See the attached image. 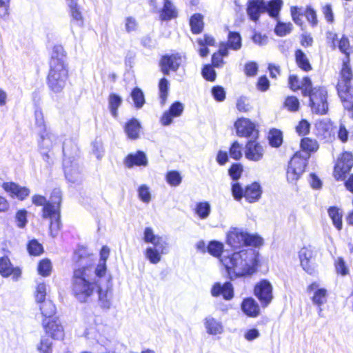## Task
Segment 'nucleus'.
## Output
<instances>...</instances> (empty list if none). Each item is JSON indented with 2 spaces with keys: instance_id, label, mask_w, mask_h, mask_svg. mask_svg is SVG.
Here are the masks:
<instances>
[{
  "instance_id": "6e6d98bb",
  "label": "nucleus",
  "mask_w": 353,
  "mask_h": 353,
  "mask_svg": "<svg viewBox=\"0 0 353 353\" xmlns=\"http://www.w3.org/2000/svg\"><path fill=\"white\" fill-rule=\"evenodd\" d=\"M28 251L30 255L38 256L43 252V246L37 240L33 239L28 244Z\"/></svg>"
},
{
  "instance_id": "5701e85b",
  "label": "nucleus",
  "mask_w": 353,
  "mask_h": 353,
  "mask_svg": "<svg viewBox=\"0 0 353 353\" xmlns=\"http://www.w3.org/2000/svg\"><path fill=\"white\" fill-rule=\"evenodd\" d=\"M95 292L98 294V303L99 306L105 310H109L112 305V292L110 288L107 286L103 288L99 284Z\"/></svg>"
},
{
  "instance_id": "052dcab7",
  "label": "nucleus",
  "mask_w": 353,
  "mask_h": 353,
  "mask_svg": "<svg viewBox=\"0 0 353 353\" xmlns=\"http://www.w3.org/2000/svg\"><path fill=\"white\" fill-rule=\"evenodd\" d=\"M139 199L144 203H148L151 201V194L149 188L145 185H141L138 189Z\"/></svg>"
},
{
  "instance_id": "393cba45",
  "label": "nucleus",
  "mask_w": 353,
  "mask_h": 353,
  "mask_svg": "<svg viewBox=\"0 0 353 353\" xmlns=\"http://www.w3.org/2000/svg\"><path fill=\"white\" fill-rule=\"evenodd\" d=\"M245 153L247 159L257 161L262 159L264 150L259 143L250 141L246 144Z\"/></svg>"
},
{
  "instance_id": "13d9d810",
  "label": "nucleus",
  "mask_w": 353,
  "mask_h": 353,
  "mask_svg": "<svg viewBox=\"0 0 353 353\" xmlns=\"http://www.w3.org/2000/svg\"><path fill=\"white\" fill-rule=\"evenodd\" d=\"M28 212L26 210H18L15 215V221L17 227L23 228L26 225Z\"/></svg>"
},
{
  "instance_id": "9d476101",
  "label": "nucleus",
  "mask_w": 353,
  "mask_h": 353,
  "mask_svg": "<svg viewBox=\"0 0 353 353\" xmlns=\"http://www.w3.org/2000/svg\"><path fill=\"white\" fill-rule=\"evenodd\" d=\"M316 256V250L312 246L303 247L299 252L301 265L310 274H312L315 272Z\"/></svg>"
},
{
  "instance_id": "a878e982",
  "label": "nucleus",
  "mask_w": 353,
  "mask_h": 353,
  "mask_svg": "<svg viewBox=\"0 0 353 353\" xmlns=\"http://www.w3.org/2000/svg\"><path fill=\"white\" fill-rule=\"evenodd\" d=\"M148 163L146 154L142 151H137L136 153L130 154L125 159V165L129 168L134 165L146 166Z\"/></svg>"
},
{
  "instance_id": "58836bf2",
  "label": "nucleus",
  "mask_w": 353,
  "mask_h": 353,
  "mask_svg": "<svg viewBox=\"0 0 353 353\" xmlns=\"http://www.w3.org/2000/svg\"><path fill=\"white\" fill-rule=\"evenodd\" d=\"M122 99L116 94H111L108 98V106L111 114L114 117H117V110L121 105Z\"/></svg>"
},
{
  "instance_id": "bf43d9fd",
  "label": "nucleus",
  "mask_w": 353,
  "mask_h": 353,
  "mask_svg": "<svg viewBox=\"0 0 353 353\" xmlns=\"http://www.w3.org/2000/svg\"><path fill=\"white\" fill-rule=\"evenodd\" d=\"M236 108L239 112H248L251 110L252 107L248 98L241 97L237 99Z\"/></svg>"
},
{
  "instance_id": "ddd939ff",
  "label": "nucleus",
  "mask_w": 353,
  "mask_h": 353,
  "mask_svg": "<svg viewBox=\"0 0 353 353\" xmlns=\"http://www.w3.org/2000/svg\"><path fill=\"white\" fill-rule=\"evenodd\" d=\"M183 60L184 57L179 53L163 56L160 61L162 72L168 75L170 71L176 72Z\"/></svg>"
},
{
  "instance_id": "338daca9",
  "label": "nucleus",
  "mask_w": 353,
  "mask_h": 353,
  "mask_svg": "<svg viewBox=\"0 0 353 353\" xmlns=\"http://www.w3.org/2000/svg\"><path fill=\"white\" fill-rule=\"evenodd\" d=\"M285 106L290 111H296L299 107V101L295 97H288L285 99Z\"/></svg>"
},
{
  "instance_id": "a19ab883",
  "label": "nucleus",
  "mask_w": 353,
  "mask_h": 353,
  "mask_svg": "<svg viewBox=\"0 0 353 353\" xmlns=\"http://www.w3.org/2000/svg\"><path fill=\"white\" fill-rule=\"evenodd\" d=\"M170 83L165 78H162L159 83V90L160 103L161 105H164L168 95Z\"/></svg>"
},
{
  "instance_id": "49530a36",
  "label": "nucleus",
  "mask_w": 353,
  "mask_h": 353,
  "mask_svg": "<svg viewBox=\"0 0 353 353\" xmlns=\"http://www.w3.org/2000/svg\"><path fill=\"white\" fill-rule=\"evenodd\" d=\"M268 139L272 147L278 148L283 142L282 132L276 129H272L269 132Z\"/></svg>"
},
{
  "instance_id": "09e8293b",
  "label": "nucleus",
  "mask_w": 353,
  "mask_h": 353,
  "mask_svg": "<svg viewBox=\"0 0 353 353\" xmlns=\"http://www.w3.org/2000/svg\"><path fill=\"white\" fill-rule=\"evenodd\" d=\"M282 4L281 0H272L268 3L266 11L272 17L276 18L279 16Z\"/></svg>"
},
{
  "instance_id": "473e14b6",
  "label": "nucleus",
  "mask_w": 353,
  "mask_h": 353,
  "mask_svg": "<svg viewBox=\"0 0 353 353\" xmlns=\"http://www.w3.org/2000/svg\"><path fill=\"white\" fill-rule=\"evenodd\" d=\"M39 303V309L43 317V319H46V321H48V320L54 319L53 316L56 313V307L53 303L50 300H47Z\"/></svg>"
},
{
  "instance_id": "c03bdc74",
  "label": "nucleus",
  "mask_w": 353,
  "mask_h": 353,
  "mask_svg": "<svg viewBox=\"0 0 353 353\" xmlns=\"http://www.w3.org/2000/svg\"><path fill=\"white\" fill-rule=\"evenodd\" d=\"M207 250L213 256L221 258L223 250V244L216 241H212L209 243Z\"/></svg>"
},
{
  "instance_id": "2eb2a0df",
  "label": "nucleus",
  "mask_w": 353,
  "mask_h": 353,
  "mask_svg": "<svg viewBox=\"0 0 353 353\" xmlns=\"http://www.w3.org/2000/svg\"><path fill=\"white\" fill-rule=\"evenodd\" d=\"M42 325L46 333L52 339L55 340L63 339V328L58 319H52V320H48V321H46V319H43Z\"/></svg>"
},
{
  "instance_id": "f704fd0d",
  "label": "nucleus",
  "mask_w": 353,
  "mask_h": 353,
  "mask_svg": "<svg viewBox=\"0 0 353 353\" xmlns=\"http://www.w3.org/2000/svg\"><path fill=\"white\" fill-rule=\"evenodd\" d=\"M211 212V205L208 201H201L195 205L194 213L202 220L207 219Z\"/></svg>"
},
{
  "instance_id": "f03ea898",
  "label": "nucleus",
  "mask_w": 353,
  "mask_h": 353,
  "mask_svg": "<svg viewBox=\"0 0 353 353\" xmlns=\"http://www.w3.org/2000/svg\"><path fill=\"white\" fill-rule=\"evenodd\" d=\"M231 279L250 276L256 272L259 264V253L251 248L235 252L220 259Z\"/></svg>"
},
{
  "instance_id": "4c0bfd02",
  "label": "nucleus",
  "mask_w": 353,
  "mask_h": 353,
  "mask_svg": "<svg viewBox=\"0 0 353 353\" xmlns=\"http://www.w3.org/2000/svg\"><path fill=\"white\" fill-rule=\"evenodd\" d=\"M296 62L298 66L305 72L312 69L310 61L305 54L301 50H297L295 52Z\"/></svg>"
},
{
  "instance_id": "8fccbe9b",
  "label": "nucleus",
  "mask_w": 353,
  "mask_h": 353,
  "mask_svg": "<svg viewBox=\"0 0 353 353\" xmlns=\"http://www.w3.org/2000/svg\"><path fill=\"white\" fill-rule=\"evenodd\" d=\"M165 180L170 185L176 187L181 184L182 176L178 171H169L165 175Z\"/></svg>"
},
{
  "instance_id": "cd10ccee",
  "label": "nucleus",
  "mask_w": 353,
  "mask_h": 353,
  "mask_svg": "<svg viewBox=\"0 0 353 353\" xmlns=\"http://www.w3.org/2000/svg\"><path fill=\"white\" fill-rule=\"evenodd\" d=\"M310 292H314L312 296V302L318 306H321L327 301V290L324 288H319V285L316 283H313L307 288Z\"/></svg>"
},
{
  "instance_id": "e433bc0d",
  "label": "nucleus",
  "mask_w": 353,
  "mask_h": 353,
  "mask_svg": "<svg viewBox=\"0 0 353 353\" xmlns=\"http://www.w3.org/2000/svg\"><path fill=\"white\" fill-rule=\"evenodd\" d=\"M205 326L208 332L213 335L219 334L223 330L221 323L212 317L206 319Z\"/></svg>"
},
{
  "instance_id": "7c9ffc66",
  "label": "nucleus",
  "mask_w": 353,
  "mask_h": 353,
  "mask_svg": "<svg viewBox=\"0 0 353 353\" xmlns=\"http://www.w3.org/2000/svg\"><path fill=\"white\" fill-rule=\"evenodd\" d=\"M261 194L260 185L257 183H253L246 187L244 190V197L249 203H253L259 199Z\"/></svg>"
},
{
  "instance_id": "6ab92c4d",
  "label": "nucleus",
  "mask_w": 353,
  "mask_h": 353,
  "mask_svg": "<svg viewBox=\"0 0 353 353\" xmlns=\"http://www.w3.org/2000/svg\"><path fill=\"white\" fill-rule=\"evenodd\" d=\"M63 168L65 178L71 183H78L82 180L81 170L76 163L70 162L67 159L63 160Z\"/></svg>"
},
{
  "instance_id": "0e129e2a",
  "label": "nucleus",
  "mask_w": 353,
  "mask_h": 353,
  "mask_svg": "<svg viewBox=\"0 0 353 353\" xmlns=\"http://www.w3.org/2000/svg\"><path fill=\"white\" fill-rule=\"evenodd\" d=\"M340 99L343 103L344 108L351 113L352 117L353 118V92L344 96V98Z\"/></svg>"
},
{
  "instance_id": "3c124183",
  "label": "nucleus",
  "mask_w": 353,
  "mask_h": 353,
  "mask_svg": "<svg viewBox=\"0 0 353 353\" xmlns=\"http://www.w3.org/2000/svg\"><path fill=\"white\" fill-rule=\"evenodd\" d=\"M292 29V24L291 23L278 22L275 27L274 32L276 35L283 37L289 34Z\"/></svg>"
},
{
  "instance_id": "0eeeda50",
  "label": "nucleus",
  "mask_w": 353,
  "mask_h": 353,
  "mask_svg": "<svg viewBox=\"0 0 353 353\" xmlns=\"http://www.w3.org/2000/svg\"><path fill=\"white\" fill-rule=\"evenodd\" d=\"M310 97L312 111L316 114H324L327 112V91L323 88L311 87V91L305 94Z\"/></svg>"
},
{
  "instance_id": "37998d69",
  "label": "nucleus",
  "mask_w": 353,
  "mask_h": 353,
  "mask_svg": "<svg viewBox=\"0 0 353 353\" xmlns=\"http://www.w3.org/2000/svg\"><path fill=\"white\" fill-rule=\"evenodd\" d=\"M131 97L136 108L140 109L143 107L145 103V97L143 92L140 88H134L131 92Z\"/></svg>"
},
{
  "instance_id": "6e6552de",
  "label": "nucleus",
  "mask_w": 353,
  "mask_h": 353,
  "mask_svg": "<svg viewBox=\"0 0 353 353\" xmlns=\"http://www.w3.org/2000/svg\"><path fill=\"white\" fill-rule=\"evenodd\" d=\"M349 63L350 58L345 57L343 60V66L341 70V79L337 85L338 94L340 98H344V96L353 92L350 83L353 74Z\"/></svg>"
},
{
  "instance_id": "603ef678",
  "label": "nucleus",
  "mask_w": 353,
  "mask_h": 353,
  "mask_svg": "<svg viewBox=\"0 0 353 353\" xmlns=\"http://www.w3.org/2000/svg\"><path fill=\"white\" fill-rule=\"evenodd\" d=\"M52 270V264L50 260L43 259L38 265V272L43 276L50 275Z\"/></svg>"
},
{
  "instance_id": "a211bd4d",
  "label": "nucleus",
  "mask_w": 353,
  "mask_h": 353,
  "mask_svg": "<svg viewBox=\"0 0 353 353\" xmlns=\"http://www.w3.org/2000/svg\"><path fill=\"white\" fill-rule=\"evenodd\" d=\"M0 274L3 277L12 276L14 281H18L21 275L19 268H14L8 256L0 258Z\"/></svg>"
},
{
  "instance_id": "bb28decb",
  "label": "nucleus",
  "mask_w": 353,
  "mask_h": 353,
  "mask_svg": "<svg viewBox=\"0 0 353 353\" xmlns=\"http://www.w3.org/2000/svg\"><path fill=\"white\" fill-rule=\"evenodd\" d=\"M110 255V249L107 246H103L100 252V259L97 267L94 269L96 277L102 278L106 273V261Z\"/></svg>"
},
{
  "instance_id": "c85d7f7f",
  "label": "nucleus",
  "mask_w": 353,
  "mask_h": 353,
  "mask_svg": "<svg viewBox=\"0 0 353 353\" xmlns=\"http://www.w3.org/2000/svg\"><path fill=\"white\" fill-rule=\"evenodd\" d=\"M241 310L250 317H256L260 314V307L253 298L245 299L241 303Z\"/></svg>"
},
{
  "instance_id": "1a4fd4ad",
  "label": "nucleus",
  "mask_w": 353,
  "mask_h": 353,
  "mask_svg": "<svg viewBox=\"0 0 353 353\" xmlns=\"http://www.w3.org/2000/svg\"><path fill=\"white\" fill-rule=\"evenodd\" d=\"M353 166L352 153L345 152L338 159L334 167V176L336 180H344Z\"/></svg>"
},
{
  "instance_id": "7ed1b4c3",
  "label": "nucleus",
  "mask_w": 353,
  "mask_h": 353,
  "mask_svg": "<svg viewBox=\"0 0 353 353\" xmlns=\"http://www.w3.org/2000/svg\"><path fill=\"white\" fill-rule=\"evenodd\" d=\"M49 65L48 86L52 92L60 93L68 81L67 55L62 46L56 45L53 47Z\"/></svg>"
},
{
  "instance_id": "f257e3e1",
  "label": "nucleus",
  "mask_w": 353,
  "mask_h": 353,
  "mask_svg": "<svg viewBox=\"0 0 353 353\" xmlns=\"http://www.w3.org/2000/svg\"><path fill=\"white\" fill-rule=\"evenodd\" d=\"M73 260L79 263V268L74 270L72 279V291L75 298L81 303L88 301L96 292L101 278H94L93 259L86 254L85 250H79L74 252Z\"/></svg>"
},
{
  "instance_id": "c756f323",
  "label": "nucleus",
  "mask_w": 353,
  "mask_h": 353,
  "mask_svg": "<svg viewBox=\"0 0 353 353\" xmlns=\"http://www.w3.org/2000/svg\"><path fill=\"white\" fill-rule=\"evenodd\" d=\"M124 130L128 138L135 140L140 137L141 126L137 119H132L125 123Z\"/></svg>"
},
{
  "instance_id": "423d86ee",
  "label": "nucleus",
  "mask_w": 353,
  "mask_h": 353,
  "mask_svg": "<svg viewBox=\"0 0 353 353\" xmlns=\"http://www.w3.org/2000/svg\"><path fill=\"white\" fill-rule=\"evenodd\" d=\"M263 239L258 235H252L243 230L233 228L227 234L226 243L234 249L240 248L243 245L260 246L263 244Z\"/></svg>"
},
{
  "instance_id": "4be33fe9",
  "label": "nucleus",
  "mask_w": 353,
  "mask_h": 353,
  "mask_svg": "<svg viewBox=\"0 0 353 353\" xmlns=\"http://www.w3.org/2000/svg\"><path fill=\"white\" fill-rule=\"evenodd\" d=\"M184 110V105L179 101L172 104L168 111L163 113L161 118V122L163 125H168L172 123L173 117H178L181 115Z\"/></svg>"
},
{
  "instance_id": "864d4df0",
  "label": "nucleus",
  "mask_w": 353,
  "mask_h": 353,
  "mask_svg": "<svg viewBox=\"0 0 353 353\" xmlns=\"http://www.w3.org/2000/svg\"><path fill=\"white\" fill-rule=\"evenodd\" d=\"M339 48L340 51L345 55V57L350 58V55L353 52L352 48L350 45V41L345 37H343L340 39Z\"/></svg>"
},
{
  "instance_id": "dca6fc26",
  "label": "nucleus",
  "mask_w": 353,
  "mask_h": 353,
  "mask_svg": "<svg viewBox=\"0 0 353 353\" xmlns=\"http://www.w3.org/2000/svg\"><path fill=\"white\" fill-rule=\"evenodd\" d=\"M43 218L49 219L50 223V234L52 237H56L58 235L59 231L61 228L60 222V212H56L55 208H50L49 207L43 208Z\"/></svg>"
},
{
  "instance_id": "f8f14e48",
  "label": "nucleus",
  "mask_w": 353,
  "mask_h": 353,
  "mask_svg": "<svg viewBox=\"0 0 353 353\" xmlns=\"http://www.w3.org/2000/svg\"><path fill=\"white\" fill-rule=\"evenodd\" d=\"M236 134L241 137H256L258 134L256 124L249 119L241 117L234 123Z\"/></svg>"
},
{
  "instance_id": "4d7b16f0",
  "label": "nucleus",
  "mask_w": 353,
  "mask_h": 353,
  "mask_svg": "<svg viewBox=\"0 0 353 353\" xmlns=\"http://www.w3.org/2000/svg\"><path fill=\"white\" fill-rule=\"evenodd\" d=\"M46 285L43 283H39L35 291V300L39 303L46 301Z\"/></svg>"
},
{
  "instance_id": "774afa93",
  "label": "nucleus",
  "mask_w": 353,
  "mask_h": 353,
  "mask_svg": "<svg viewBox=\"0 0 353 353\" xmlns=\"http://www.w3.org/2000/svg\"><path fill=\"white\" fill-rule=\"evenodd\" d=\"M243 169L239 164H233L229 169V175L233 180L239 179L242 174Z\"/></svg>"
},
{
  "instance_id": "72a5a7b5",
  "label": "nucleus",
  "mask_w": 353,
  "mask_h": 353,
  "mask_svg": "<svg viewBox=\"0 0 353 353\" xmlns=\"http://www.w3.org/2000/svg\"><path fill=\"white\" fill-rule=\"evenodd\" d=\"M68 7L72 21L76 23L77 26H82L83 24V17L78 3H72V1Z\"/></svg>"
},
{
  "instance_id": "680f3d73",
  "label": "nucleus",
  "mask_w": 353,
  "mask_h": 353,
  "mask_svg": "<svg viewBox=\"0 0 353 353\" xmlns=\"http://www.w3.org/2000/svg\"><path fill=\"white\" fill-rule=\"evenodd\" d=\"M241 150V145L237 141H235L234 143H233L230 149V157L235 160H239L242 157Z\"/></svg>"
},
{
  "instance_id": "39448f33",
  "label": "nucleus",
  "mask_w": 353,
  "mask_h": 353,
  "mask_svg": "<svg viewBox=\"0 0 353 353\" xmlns=\"http://www.w3.org/2000/svg\"><path fill=\"white\" fill-rule=\"evenodd\" d=\"M143 239L145 243H150L144 251V256L152 264H157L161 261L162 255L169 252V243L166 239L156 234L151 227H146L143 230Z\"/></svg>"
},
{
  "instance_id": "20e7f679",
  "label": "nucleus",
  "mask_w": 353,
  "mask_h": 353,
  "mask_svg": "<svg viewBox=\"0 0 353 353\" xmlns=\"http://www.w3.org/2000/svg\"><path fill=\"white\" fill-rule=\"evenodd\" d=\"M300 145L301 151L295 153L287 169V180L290 183H295L300 178L305 171L310 154L319 149L318 142L307 137L301 139Z\"/></svg>"
},
{
  "instance_id": "c9c22d12",
  "label": "nucleus",
  "mask_w": 353,
  "mask_h": 353,
  "mask_svg": "<svg viewBox=\"0 0 353 353\" xmlns=\"http://www.w3.org/2000/svg\"><path fill=\"white\" fill-rule=\"evenodd\" d=\"M61 202V192L59 188H54L50 195V201L45 205L44 208H55L56 212H60V205Z\"/></svg>"
},
{
  "instance_id": "ea45409f",
  "label": "nucleus",
  "mask_w": 353,
  "mask_h": 353,
  "mask_svg": "<svg viewBox=\"0 0 353 353\" xmlns=\"http://www.w3.org/2000/svg\"><path fill=\"white\" fill-rule=\"evenodd\" d=\"M328 214L334 226L338 229L342 228V212L336 207H331L328 210Z\"/></svg>"
},
{
  "instance_id": "2f4dec72",
  "label": "nucleus",
  "mask_w": 353,
  "mask_h": 353,
  "mask_svg": "<svg viewBox=\"0 0 353 353\" xmlns=\"http://www.w3.org/2000/svg\"><path fill=\"white\" fill-rule=\"evenodd\" d=\"M177 16V11L175 6L170 0H164L163 8L160 13L161 20L167 21L175 18Z\"/></svg>"
},
{
  "instance_id": "de8ad7c7",
  "label": "nucleus",
  "mask_w": 353,
  "mask_h": 353,
  "mask_svg": "<svg viewBox=\"0 0 353 353\" xmlns=\"http://www.w3.org/2000/svg\"><path fill=\"white\" fill-rule=\"evenodd\" d=\"M228 44L229 48L234 50H238L241 47V37L239 33L230 32L228 34Z\"/></svg>"
},
{
  "instance_id": "69168bd1",
  "label": "nucleus",
  "mask_w": 353,
  "mask_h": 353,
  "mask_svg": "<svg viewBox=\"0 0 353 353\" xmlns=\"http://www.w3.org/2000/svg\"><path fill=\"white\" fill-rule=\"evenodd\" d=\"M252 40L259 46H264L268 43V37L265 34H262L259 32H254L252 37Z\"/></svg>"
},
{
  "instance_id": "a18cd8bd",
  "label": "nucleus",
  "mask_w": 353,
  "mask_h": 353,
  "mask_svg": "<svg viewBox=\"0 0 353 353\" xmlns=\"http://www.w3.org/2000/svg\"><path fill=\"white\" fill-rule=\"evenodd\" d=\"M39 353H52V342L48 336H42L37 345Z\"/></svg>"
},
{
  "instance_id": "412c9836",
  "label": "nucleus",
  "mask_w": 353,
  "mask_h": 353,
  "mask_svg": "<svg viewBox=\"0 0 353 353\" xmlns=\"http://www.w3.org/2000/svg\"><path fill=\"white\" fill-rule=\"evenodd\" d=\"M211 294L214 297L222 295L225 300H230L234 296V290L231 283L225 282L223 285L216 283L211 289Z\"/></svg>"
},
{
  "instance_id": "79ce46f5",
  "label": "nucleus",
  "mask_w": 353,
  "mask_h": 353,
  "mask_svg": "<svg viewBox=\"0 0 353 353\" xmlns=\"http://www.w3.org/2000/svg\"><path fill=\"white\" fill-rule=\"evenodd\" d=\"M191 30L194 34L201 32L203 28V17L199 14H194L190 20Z\"/></svg>"
},
{
  "instance_id": "5fc2aeb1",
  "label": "nucleus",
  "mask_w": 353,
  "mask_h": 353,
  "mask_svg": "<svg viewBox=\"0 0 353 353\" xmlns=\"http://www.w3.org/2000/svg\"><path fill=\"white\" fill-rule=\"evenodd\" d=\"M35 125L38 129V133L40 132L47 131L46 125L44 121L43 114L41 110L37 109L34 112Z\"/></svg>"
},
{
  "instance_id": "e2e57ef3",
  "label": "nucleus",
  "mask_w": 353,
  "mask_h": 353,
  "mask_svg": "<svg viewBox=\"0 0 353 353\" xmlns=\"http://www.w3.org/2000/svg\"><path fill=\"white\" fill-rule=\"evenodd\" d=\"M316 128L319 134H321L325 139H327L330 137V130L332 129L330 124L320 122L316 125Z\"/></svg>"
},
{
  "instance_id": "f3484780",
  "label": "nucleus",
  "mask_w": 353,
  "mask_h": 353,
  "mask_svg": "<svg viewBox=\"0 0 353 353\" xmlns=\"http://www.w3.org/2000/svg\"><path fill=\"white\" fill-rule=\"evenodd\" d=\"M3 189L12 198H17L23 201L28 197L30 193L29 188L21 187L13 182H5L2 184Z\"/></svg>"
},
{
  "instance_id": "9b49d317",
  "label": "nucleus",
  "mask_w": 353,
  "mask_h": 353,
  "mask_svg": "<svg viewBox=\"0 0 353 353\" xmlns=\"http://www.w3.org/2000/svg\"><path fill=\"white\" fill-rule=\"evenodd\" d=\"M254 292L263 307H267L273 299L272 286L270 282L265 279L256 284Z\"/></svg>"
},
{
  "instance_id": "aec40b11",
  "label": "nucleus",
  "mask_w": 353,
  "mask_h": 353,
  "mask_svg": "<svg viewBox=\"0 0 353 353\" xmlns=\"http://www.w3.org/2000/svg\"><path fill=\"white\" fill-rule=\"evenodd\" d=\"M267 5L263 0H248L247 14L253 21H257L261 13L266 11Z\"/></svg>"
},
{
  "instance_id": "4468645a",
  "label": "nucleus",
  "mask_w": 353,
  "mask_h": 353,
  "mask_svg": "<svg viewBox=\"0 0 353 353\" xmlns=\"http://www.w3.org/2000/svg\"><path fill=\"white\" fill-rule=\"evenodd\" d=\"M39 134L40 137L39 141V149L43 155V159L47 161L49 159L48 152L57 144L58 137L48 130L40 132Z\"/></svg>"
},
{
  "instance_id": "b1692460",
  "label": "nucleus",
  "mask_w": 353,
  "mask_h": 353,
  "mask_svg": "<svg viewBox=\"0 0 353 353\" xmlns=\"http://www.w3.org/2000/svg\"><path fill=\"white\" fill-rule=\"evenodd\" d=\"M289 84L292 90L301 89L303 95L309 93L311 91V87L312 86V81L309 77H305L303 78L302 81H300L296 75H290L289 77Z\"/></svg>"
}]
</instances>
